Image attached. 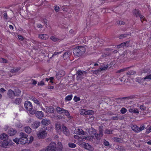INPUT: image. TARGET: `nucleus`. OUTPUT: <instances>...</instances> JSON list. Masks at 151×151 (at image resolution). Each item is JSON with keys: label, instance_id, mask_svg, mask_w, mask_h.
Here are the masks:
<instances>
[{"label": "nucleus", "instance_id": "obj_1", "mask_svg": "<svg viewBox=\"0 0 151 151\" xmlns=\"http://www.w3.org/2000/svg\"><path fill=\"white\" fill-rule=\"evenodd\" d=\"M85 48L82 46H78L75 48L73 50V54L77 56H80L85 52Z\"/></svg>", "mask_w": 151, "mask_h": 151}, {"label": "nucleus", "instance_id": "obj_2", "mask_svg": "<svg viewBox=\"0 0 151 151\" xmlns=\"http://www.w3.org/2000/svg\"><path fill=\"white\" fill-rule=\"evenodd\" d=\"M78 144L81 147L89 151H93L94 150L93 147L88 143H86L83 141H80L78 142Z\"/></svg>", "mask_w": 151, "mask_h": 151}, {"label": "nucleus", "instance_id": "obj_3", "mask_svg": "<svg viewBox=\"0 0 151 151\" xmlns=\"http://www.w3.org/2000/svg\"><path fill=\"white\" fill-rule=\"evenodd\" d=\"M46 129L45 128H41L39 133L37 134V137L39 139H44L47 136Z\"/></svg>", "mask_w": 151, "mask_h": 151}, {"label": "nucleus", "instance_id": "obj_4", "mask_svg": "<svg viewBox=\"0 0 151 151\" xmlns=\"http://www.w3.org/2000/svg\"><path fill=\"white\" fill-rule=\"evenodd\" d=\"M89 134H93L94 136L93 135L90 136L91 137V139H89L88 140H90L91 139V137H94V136L96 137L97 139L100 140L101 137L99 136L98 134L96 133V130L93 128H91L88 131Z\"/></svg>", "mask_w": 151, "mask_h": 151}, {"label": "nucleus", "instance_id": "obj_5", "mask_svg": "<svg viewBox=\"0 0 151 151\" xmlns=\"http://www.w3.org/2000/svg\"><path fill=\"white\" fill-rule=\"evenodd\" d=\"M56 145V143L55 142H51L46 147V151H56L57 150Z\"/></svg>", "mask_w": 151, "mask_h": 151}, {"label": "nucleus", "instance_id": "obj_6", "mask_svg": "<svg viewBox=\"0 0 151 151\" xmlns=\"http://www.w3.org/2000/svg\"><path fill=\"white\" fill-rule=\"evenodd\" d=\"M12 140L0 141V146L4 148H7L12 145Z\"/></svg>", "mask_w": 151, "mask_h": 151}, {"label": "nucleus", "instance_id": "obj_7", "mask_svg": "<svg viewBox=\"0 0 151 151\" xmlns=\"http://www.w3.org/2000/svg\"><path fill=\"white\" fill-rule=\"evenodd\" d=\"M24 106L28 111H31L33 108L32 103L28 101H26L24 104Z\"/></svg>", "mask_w": 151, "mask_h": 151}, {"label": "nucleus", "instance_id": "obj_8", "mask_svg": "<svg viewBox=\"0 0 151 151\" xmlns=\"http://www.w3.org/2000/svg\"><path fill=\"white\" fill-rule=\"evenodd\" d=\"M133 14L134 16L136 17H139L140 18L142 22L144 21L145 18L143 16L140 15V13L139 11L135 9L133 11Z\"/></svg>", "mask_w": 151, "mask_h": 151}, {"label": "nucleus", "instance_id": "obj_9", "mask_svg": "<svg viewBox=\"0 0 151 151\" xmlns=\"http://www.w3.org/2000/svg\"><path fill=\"white\" fill-rule=\"evenodd\" d=\"M31 114H35V116L39 119H41L44 116V114L42 111H37L35 112V110H33L31 112Z\"/></svg>", "mask_w": 151, "mask_h": 151}, {"label": "nucleus", "instance_id": "obj_10", "mask_svg": "<svg viewBox=\"0 0 151 151\" xmlns=\"http://www.w3.org/2000/svg\"><path fill=\"white\" fill-rule=\"evenodd\" d=\"M135 105H133L127 107V108L129 109V111L130 112L138 114L139 113V111L138 109L135 108Z\"/></svg>", "mask_w": 151, "mask_h": 151}, {"label": "nucleus", "instance_id": "obj_11", "mask_svg": "<svg viewBox=\"0 0 151 151\" xmlns=\"http://www.w3.org/2000/svg\"><path fill=\"white\" fill-rule=\"evenodd\" d=\"M74 133L79 135H86V133L83 131L81 129L76 128L74 130Z\"/></svg>", "mask_w": 151, "mask_h": 151}, {"label": "nucleus", "instance_id": "obj_12", "mask_svg": "<svg viewBox=\"0 0 151 151\" xmlns=\"http://www.w3.org/2000/svg\"><path fill=\"white\" fill-rule=\"evenodd\" d=\"M74 137L75 139H78V142L80 141H82L84 139L88 140L89 139H91V137L90 136H88L87 137H84L82 139L80 137H79V136H78V135H75L74 136Z\"/></svg>", "mask_w": 151, "mask_h": 151}, {"label": "nucleus", "instance_id": "obj_13", "mask_svg": "<svg viewBox=\"0 0 151 151\" xmlns=\"http://www.w3.org/2000/svg\"><path fill=\"white\" fill-rule=\"evenodd\" d=\"M29 140L27 137H20L19 138V142L21 144H25L28 142Z\"/></svg>", "mask_w": 151, "mask_h": 151}, {"label": "nucleus", "instance_id": "obj_14", "mask_svg": "<svg viewBox=\"0 0 151 151\" xmlns=\"http://www.w3.org/2000/svg\"><path fill=\"white\" fill-rule=\"evenodd\" d=\"M55 128L57 132L59 134L61 132L62 128L60 123L57 122L55 124Z\"/></svg>", "mask_w": 151, "mask_h": 151}, {"label": "nucleus", "instance_id": "obj_15", "mask_svg": "<svg viewBox=\"0 0 151 151\" xmlns=\"http://www.w3.org/2000/svg\"><path fill=\"white\" fill-rule=\"evenodd\" d=\"M41 122L43 125H47L50 123L51 122L49 119L45 118L43 119Z\"/></svg>", "mask_w": 151, "mask_h": 151}, {"label": "nucleus", "instance_id": "obj_16", "mask_svg": "<svg viewBox=\"0 0 151 151\" xmlns=\"http://www.w3.org/2000/svg\"><path fill=\"white\" fill-rule=\"evenodd\" d=\"M39 38L42 40H46L49 37L48 35L46 34H39L38 35Z\"/></svg>", "mask_w": 151, "mask_h": 151}, {"label": "nucleus", "instance_id": "obj_17", "mask_svg": "<svg viewBox=\"0 0 151 151\" xmlns=\"http://www.w3.org/2000/svg\"><path fill=\"white\" fill-rule=\"evenodd\" d=\"M62 131L63 133L67 136H69V132L68 129L64 126L62 127Z\"/></svg>", "mask_w": 151, "mask_h": 151}, {"label": "nucleus", "instance_id": "obj_18", "mask_svg": "<svg viewBox=\"0 0 151 151\" xmlns=\"http://www.w3.org/2000/svg\"><path fill=\"white\" fill-rule=\"evenodd\" d=\"M17 131L12 128L10 129L8 131V134L10 136L15 135L17 133Z\"/></svg>", "mask_w": 151, "mask_h": 151}, {"label": "nucleus", "instance_id": "obj_19", "mask_svg": "<svg viewBox=\"0 0 151 151\" xmlns=\"http://www.w3.org/2000/svg\"><path fill=\"white\" fill-rule=\"evenodd\" d=\"M40 123L39 121H36L33 123L32 124V127L34 129L37 128L40 126Z\"/></svg>", "mask_w": 151, "mask_h": 151}, {"label": "nucleus", "instance_id": "obj_20", "mask_svg": "<svg viewBox=\"0 0 151 151\" xmlns=\"http://www.w3.org/2000/svg\"><path fill=\"white\" fill-rule=\"evenodd\" d=\"M8 135L5 133H3L0 135V138L1 140L3 141H6L8 139Z\"/></svg>", "mask_w": 151, "mask_h": 151}, {"label": "nucleus", "instance_id": "obj_21", "mask_svg": "<svg viewBox=\"0 0 151 151\" xmlns=\"http://www.w3.org/2000/svg\"><path fill=\"white\" fill-rule=\"evenodd\" d=\"M46 111L47 113H52L54 112V109L52 106L46 107Z\"/></svg>", "mask_w": 151, "mask_h": 151}, {"label": "nucleus", "instance_id": "obj_22", "mask_svg": "<svg viewBox=\"0 0 151 151\" xmlns=\"http://www.w3.org/2000/svg\"><path fill=\"white\" fill-rule=\"evenodd\" d=\"M7 95L9 98H12L15 96V93L13 91L10 89L8 91Z\"/></svg>", "mask_w": 151, "mask_h": 151}, {"label": "nucleus", "instance_id": "obj_23", "mask_svg": "<svg viewBox=\"0 0 151 151\" xmlns=\"http://www.w3.org/2000/svg\"><path fill=\"white\" fill-rule=\"evenodd\" d=\"M63 114H65L69 119L70 120L72 119V116L70 115L69 111L67 110H65Z\"/></svg>", "mask_w": 151, "mask_h": 151}, {"label": "nucleus", "instance_id": "obj_24", "mask_svg": "<svg viewBox=\"0 0 151 151\" xmlns=\"http://www.w3.org/2000/svg\"><path fill=\"white\" fill-rule=\"evenodd\" d=\"M131 127L132 130L135 132H139V127L136 125H132Z\"/></svg>", "mask_w": 151, "mask_h": 151}, {"label": "nucleus", "instance_id": "obj_25", "mask_svg": "<svg viewBox=\"0 0 151 151\" xmlns=\"http://www.w3.org/2000/svg\"><path fill=\"white\" fill-rule=\"evenodd\" d=\"M77 73L78 76L82 77L83 76H86V74L87 72L84 71L78 70V71Z\"/></svg>", "mask_w": 151, "mask_h": 151}, {"label": "nucleus", "instance_id": "obj_26", "mask_svg": "<svg viewBox=\"0 0 151 151\" xmlns=\"http://www.w3.org/2000/svg\"><path fill=\"white\" fill-rule=\"evenodd\" d=\"M65 109L61 108L59 107H57L56 108V110L57 112L59 114H63L64 111L65 110Z\"/></svg>", "mask_w": 151, "mask_h": 151}, {"label": "nucleus", "instance_id": "obj_27", "mask_svg": "<svg viewBox=\"0 0 151 151\" xmlns=\"http://www.w3.org/2000/svg\"><path fill=\"white\" fill-rule=\"evenodd\" d=\"M24 131L28 134L32 132V129L29 126H26L24 127Z\"/></svg>", "mask_w": 151, "mask_h": 151}, {"label": "nucleus", "instance_id": "obj_28", "mask_svg": "<svg viewBox=\"0 0 151 151\" xmlns=\"http://www.w3.org/2000/svg\"><path fill=\"white\" fill-rule=\"evenodd\" d=\"M108 67V65L106 63H104L103 64V65L100 68L102 71L106 70Z\"/></svg>", "mask_w": 151, "mask_h": 151}, {"label": "nucleus", "instance_id": "obj_29", "mask_svg": "<svg viewBox=\"0 0 151 151\" xmlns=\"http://www.w3.org/2000/svg\"><path fill=\"white\" fill-rule=\"evenodd\" d=\"M72 95H68L65 97V100L66 101H70L72 99Z\"/></svg>", "mask_w": 151, "mask_h": 151}, {"label": "nucleus", "instance_id": "obj_30", "mask_svg": "<svg viewBox=\"0 0 151 151\" xmlns=\"http://www.w3.org/2000/svg\"><path fill=\"white\" fill-rule=\"evenodd\" d=\"M145 80H146L147 81L151 80V75H149L145 76L144 79H142V81H144Z\"/></svg>", "mask_w": 151, "mask_h": 151}, {"label": "nucleus", "instance_id": "obj_31", "mask_svg": "<svg viewBox=\"0 0 151 151\" xmlns=\"http://www.w3.org/2000/svg\"><path fill=\"white\" fill-rule=\"evenodd\" d=\"M20 69V67H18L12 69L11 70V72L12 73H15L17 72Z\"/></svg>", "mask_w": 151, "mask_h": 151}, {"label": "nucleus", "instance_id": "obj_32", "mask_svg": "<svg viewBox=\"0 0 151 151\" xmlns=\"http://www.w3.org/2000/svg\"><path fill=\"white\" fill-rule=\"evenodd\" d=\"M70 53L68 52H66L64 53L63 55V58L64 60L67 59L69 56Z\"/></svg>", "mask_w": 151, "mask_h": 151}, {"label": "nucleus", "instance_id": "obj_33", "mask_svg": "<svg viewBox=\"0 0 151 151\" xmlns=\"http://www.w3.org/2000/svg\"><path fill=\"white\" fill-rule=\"evenodd\" d=\"M50 39L52 40L54 42H56V41H59L61 40V39H60L59 38H57L54 36H51L50 37Z\"/></svg>", "mask_w": 151, "mask_h": 151}, {"label": "nucleus", "instance_id": "obj_34", "mask_svg": "<svg viewBox=\"0 0 151 151\" xmlns=\"http://www.w3.org/2000/svg\"><path fill=\"white\" fill-rule=\"evenodd\" d=\"M57 145L58 146V147L57 148V150H62L63 149V146L61 142H58L57 144Z\"/></svg>", "mask_w": 151, "mask_h": 151}, {"label": "nucleus", "instance_id": "obj_35", "mask_svg": "<svg viewBox=\"0 0 151 151\" xmlns=\"http://www.w3.org/2000/svg\"><path fill=\"white\" fill-rule=\"evenodd\" d=\"M87 109H81L80 111L81 114L86 115Z\"/></svg>", "mask_w": 151, "mask_h": 151}, {"label": "nucleus", "instance_id": "obj_36", "mask_svg": "<svg viewBox=\"0 0 151 151\" xmlns=\"http://www.w3.org/2000/svg\"><path fill=\"white\" fill-rule=\"evenodd\" d=\"M21 102V99L20 98H17L16 99L14 102V103L16 104H19Z\"/></svg>", "mask_w": 151, "mask_h": 151}, {"label": "nucleus", "instance_id": "obj_37", "mask_svg": "<svg viewBox=\"0 0 151 151\" xmlns=\"http://www.w3.org/2000/svg\"><path fill=\"white\" fill-rule=\"evenodd\" d=\"M94 114V111L92 110L87 109L86 115H92Z\"/></svg>", "mask_w": 151, "mask_h": 151}, {"label": "nucleus", "instance_id": "obj_38", "mask_svg": "<svg viewBox=\"0 0 151 151\" xmlns=\"http://www.w3.org/2000/svg\"><path fill=\"white\" fill-rule=\"evenodd\" d=\"M104 133L106 134H112V131L108 129H106L104 131Z\"/></svg>", "mask_w": 151, "mask_h": 151}, {"label": "nucleus", "instance_id": "obj_39", "mask_svg": "<svg viewBox=\"0 0 151 151\" xmlns=\"http://www.w3.org/2000/svg\"><path fill=\"white\" fill-rule=\"evenodd\" d=\"M68 145L69 147L71 148H75L76 146L75 144L71 142L69 143Z\"/></svg>", "mask_w": 151, "mask_h": 151}, {"label": "nucleus", "instance_id": "obj_40", "mask_svg": "<svg viewBox=\"0 0 151 151\" xmlns=\"http://www.w3.org/2000/svg\"><path fill=\"white\" fill-rule=\"evenodd\" d=\"M127 111V110L126 108L123 107L121 109L120 112L122 114H123L126 112Z\"/></svg>", "mask_w": 151, "mask_h": 151}, {"label": "nucleus", "instance_id": "obj_41", "mask_svg": "<svg viewBox=\"0 0 151 151\" xmlns=\"http://www.w3.org/2000/svg\"><path fill=\"white\" fill-rule=\"evenodd\" d=\"M13 141L17 144H20L19 142V138H16L13 139Z\"/></svg>", "mask_w": 151, "mask_h": 151}, {"label": "nucleus", "instance_id": "obj_42", "mask_svg": "<svg viewBox=\"0 0 151 151\" xmlns=\"http://www.w3.org/2000/svg\"><path fill=\"white\" fill-rule=\"evenodd\" d=\"M139 108L142 111H144L146 109L147 107L144 105H140L139 106Z\"/></svg>", "mask_w": 151, "mask_h": 151}, {"label": "nucleus", "instance_id": "obj_43", "mask_svg": "<svg viewBox=\"0 0 151 151\" xmlns=\"http://www.w3.org/2000/svg\"><path fill=\"white\" fill-rule=\"evenodd\" d=\"M44 85V82L43 81H41L39 82L37 84V85L39 86H42Z\"/></svg>", "mask_w": 151, "mask_h": 151}, {"label": "nucleus", "instance_id": "obj_44", "mask_svg": "<svg viewBox=\"0 0 151 151\" xmlns=\"http://www.w3.org/2000/svg\"><path fill=\"white\" fill-rule=\"evenodd\" d=\"M126 44V42L123 43L119 45H117V48H119L121 47H123Z\"/></svg>", "mask_w": 151, "mask_h": 151}, {"label": "nucleus", "instance_id": "obj_45", "mask_svg": "<svg viewBox=\"0 0 151 151\" xmlns=\"http://www.w3.org/2000/svg\"><path fill=\"white\" fill-rule=\"evenodd\" d=\"M20 136H21V137H27V136L26 134L23 132H21Z\"/></svg>", "mask_w": 151, "mask_h": 151}, {"label": "nucleus", "instance_id": "obj_46", "mask_svg": "<svg viewBox=\"0 0 151 151\" xmlns=\"http://www.w3.org/2000/svg\"><path fill=\"white\" fill-rule=\"evenodd\" d=\"M0 62L1 63H6L7 62V60L6 59L3 58H0Z\"/></svg>", "mask_w": 151, "mask_h": 151}, {"label": "nucleus", "instance_id": "obj_47", "mask_svg": "<svg viewBox=\"0 0 151 151\" xmlns=\"http://www.w3.org/2000/svg\"><path fill=\"white\" fill-rule=\"evenodd\" d=\"M145 128V126L144 125H143L139 127V132L140 131H142V130H143V129H144Z\"/></svg>", "mask_w": 151, "mask_h": 151}, {"label": "nucleus", "instance_id": "obj_48", "mask_svg": "<svg viewBox=\"0 0 151 151\" xmlns=\"http://www.w3.org/2000/svg\"><path fill=\"white\" fill-rule=\"evenodd\" d=\"M73 100L75 102H77L80 100V99L79 98L75 96L74 97Z\"/></svg>", "mask_w": 151, "mask_h": 151}, {"label": "nucleus", "instance_id": "obj_49", "mask_svg": "<svg viewBox=\"0 0 151 151\" xmlns=\"http://www.w3.org/2000/svg\"><path fill=\"white\" fill-rule=\"evenodd\" d=\"M135 73V72L132 71H131L130 72H128L127 73V75L129 76V75H133Z\"/></svg>", "mask_w": 151, "mask_h": 151}, {"label": "nucleus", "instance_id": "obj_50", "mask_svg": "<svg viewBox=\"0 0 151 151\" xmlns=\"http://www.w3.org/2000/svg\"><path fill=\"white\" fill-rule=\"evenodd\" d=\"M117 23L118 24L120 25H123L125 23L124 22L120 21H117Z\"/></svg>", "mask_w": 151, "mask_h": 151}, {"label": "nucleus", "instance_id": "obj_51", "mask_svg": "<svg viewBox=\"0 0 151 151\" xmlns=\"http://www.w3.org/2000/svg\"><path fill=\"white\" fill-rule=\"evenodd\" d=\"M99 132L98 134L99 135V136L101 137H102L103 135V131L102 129H99Z\"/></svg>", "mask_w": 151, "mask_h": 151}, {"label": "nucleus", "instance_id": "obj_52", "mask_svg": "<svg viewBox=\"0 0 151 151\" xmlns=\"http://www.w3.org/2000/svg\"><path fill=\"white\" fill-rule=\"evenodd\" d=\"M94 117L93 116H91L88 119L89 122H92L94 119Z\"/></svg>", "mask_w": 151, "mask_h": 151}, {"label": "nucleus", "instance_id": "obj_53", "mask_svg": "<svg viewBox=\"0 0 151 151\" xmlns=\"http://www.w3.org/2000/svg\"><path fill=\"white\" fill-rule=\"evenodd\" d=\"M127 35H128V34H124L122 35L119 37V38L120 39H121L125 37H126L127 36Z\"/></svg>", "mask_w": 151, "mask_h": 151}, {"label": "nucleus", "instance_id": "obj_54", "mask_svg": "<svg viewBox=\"0 0 151 151\" xmlns=\"http://www.w3.org/2000/svg\"><path fill=\"white\" fill-rule=\"evenodd\" d=\"M54 7H55L54 9H55V11L57 12H58L59 11V10L60 9L59 7L58 6H54Z\"/></svg>", "mask_w": 151, "mask_h": 151}, {"label": "nucleus", "instance_id": "obj_55", "mask_svg": "<svg viewBox=\"0 0 151 151\" xmlns=\"http://www.w3.org/2000/svg\"><path fill=\"white\" fill-rule=\"evenodd\" d=\"M104 144L105 146H108L109 145V143L107 141L104 140Z\"/></svg>", "mask_w": 151, "mask_h": 151}, {"label": "nucleus", "instance_id": "obj_56", "mask_svg": "<svg viewBox=\"0 0 151 151\" xmlns=\"http://www.w3.org/2000/svg\"><path fill=\"white\" fill-rule=\"evenodd\" d=\"M32 100L35 102V103L37 104H39V102L37 99L35 98L33 99Z\"/></svg>", "mask_w": 151, "mask_h": 151}, {"label": "nucleus", "instance_id": "obj_57", "mask_svg": "<svg viewBox=\"0 0 151 151\" xmlns=\"http://www.w3.org/2000/svg\"><path fill=\"white\" fill-rule=\"evenodd\" d=\"M31 81L32 84L34 85H36L37 83V81L35 80L32 79Z\"/></svg>", "mask_w": 151, "mask_h": 151}, {"label": "nucleus", "instance_id": "obj_58", "mask_svg": "<svg viewBox=\"0 0 151 151\" xmlns=\"http://www.w3.org/2000/svg\"><path fill=\"white\" fill-rule=\"evenodd\" d=\"M62 52H54V54L52 55V56L54 55H57L60 54Z\"/></svg>", "mask_w": 151, "mask_h": 151}, {"label": "nucleus", "instance_id": "obj_59", "mask_svg": "<svg viewBox=\"0 0 151 151\" xmlns=\"http://www.w3.org/2000/svg\"><path fill=\"white\" fill-rule=\"evenodd\" d=\"M18 38L20 40H23V36L21 35H18Z\"/></svg>", "mask_w": 151, "mask_h": 151}, {"label": "nucleus", "instance_id": "obj_60", "mask_svg": "<svg viewBox=\"0 0 151 151\" xmlns=\"http://www.w3.org/2000/svg\"><path fill=\"white\" fill-rule=\"evenodd\" d=\"M143 78H140L139 79V81H138V82L139 83H140L141 84H142L144 81H145V80L144 81H142L141 79H142Z\"/></svg>", "mask_w": 151, "mask_h": 151}, {"label": "nucleus", "instance_id": "obj_61", "mask_svg": "<svg viewBox=\"0 0 151 151\" xmlns=\"http://www.w3.org/2000/svg\"><path fill=\"white\" fill-rule=\"evenodd\" d=\"M33 139H34L33 137L32 136H31L30 137L29 142H32V141H33Z\"/></svg>", "mask_w": 151, "mask_h": 151}, {"label": "nucleus", "instance_id": "obj_62", "mask_svg": "<svg viewBox=\"0 0 151 151\" xmlns=\"http://www.w3.org/2000/svg\"><path fill=\"white\" fill-rule=\"evenodd\" d=\"M147 132L148 133H150L151 132V126L147 129Z\"/></svg>", "mask_w": 151, "mask_h": 151}, {"label": "nucleus", "instance_id": "obj_63", "mask_svg": "<svg viewBox=\"0 0 151 151\" xmlns=\"http://www.w3.org/2000/svg\"><path fill=\"white\" fill-rule=\"evenodd\" d=\"M114 141L116 142H120V139L119 138H115V139Z\"/></svg>", "mask_w": 151, "mask_h": 151}, {"label": "nucleus", "instance_id": "obj_64", "mask_svg": "<svg viewBox=\"0 0 151 151\" xmlns=\"http://www.w3.org/2000/svg\"><path fill=\"white\" fill-rule=\"evenodd\" d=\"M22 125L20 123L17 125V127L18 128H21L22 127Z\"/></svg>", "mask_w": 151, "mask_h": 151}]
</instances>
